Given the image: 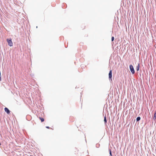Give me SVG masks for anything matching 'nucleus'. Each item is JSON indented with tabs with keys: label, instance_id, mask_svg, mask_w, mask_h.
<instances>
[{
	"label": "nucleus",
	"instance_id": "39448f33",
	"mask_svg": "<svg viewBox=\"0 0 156 156\" xmlns=\"http://www.w3.org/2000/svg\"><path fill=\"white\" fill-rule=\"evenodd\" d=\"M140 67L139 64H138L137 66L136 67V69L137 71H138L139 70Z\"/></svg>",
	"mask_w": 156,
	"mask_h": 156
},
{
	"label": "nucleus",
	"instance_id": "f8f14e48",
	"mask_svg": "<svg viewBox=\"0 0 156 156\" xmlns=\"http://www.w3.org/2000/svg\"><path fill=\"white\" fill-rule=\"evenodd\" d=\"M96 145V147H98V146H99V144H97Z\"/></svg>",
	"mask_w": 156,
	"mask_h": 156
},
{
	"label": "nucleus",
	"instance_id": "f03ea898",
	"mask_svg": "<svg viewBox=\"0 0 156 156\" xmlns=\"http://www.w3.org/2000/svg\"><path fill=\"white\" fill-rule=\"evenodd\" d=\"M129 69L132 74H134L135 73V71L134 69L133 66L132 65H130L129 66Z\"/></svg>",
	"mask_w": 156,
	"mask_h": 156
},
{
	"label": "nucleus",
	"instance_id": "ddd939ff",
	"mask_svg": "<svg viewBox=\"0 0 156 156\" xmlns=\"http://www.w3.org/2000/svg\"><path fill=\"white\" fill-rule=\"evenodd\" d=\"M46 127L48 129L49 128V126H46Z\"/></svg>",
	"mask_w": 156,
	"mask_h": 156
},
{
	"label": "nucleus",
	"instance_id": "20e7f679",
	"mask_svg": "<svg viewBox=\"0 0 156 156\" xmlns=\"http://www.w3.org/2000/svg\"><path fill=\"white\" fill-rule=\"evenodd\" d=\"M112 71L111 70L109 73V78L110 79H112Z\"/></svg>",
	"mask_w": 156,
	"mask_h": 156
},
{
	"label": "nucleus",
	"instance_id": "6e6552de",
	"mask_svg": "<svg viewBox=\"0 0 156 156\" xmlns=\"http://www.w3.org/2000/svg\"><path fill=\"white\" fill-rule=\"evenodd\" d=\"M104 121L105 123L106 122H107V120H106V116H105L104 117Z\"/></svg>",
	"mask_w": 156,
	"mask_h": 156
},
{
	"label": "nucleus",
	"instance_id": "9b49d317",
	"mask_svg": "<svg viewBox=\"0 0 156 156\" xmlns=\"http://www.w3.org/2000/svg\"><path fill=\"white\" fill-rule=\"evenodd\" d=\"M114 39V37H112V41H113Z\"/></svg>",
	"mask_w": 156,
	"mask_h": 156
},
{
	"label": "nucleus",
	"instance_id": "423d86ee",
	"mask_svg": "<svg viewBox=\"0 0 156 156\" xmlns=\"http://www.w3.org/2000/svg\"><path fill=\"white\" fill-rule=\"evenodd\" d=\"M153 119L154 120H155L156 119V112H155V113H154Z\"/></svg>",
	"mask_w": 156,
	"mask_h": 156
},
{
	"label": "nucleus",
	"instance_id": "0eeeda50",
	"mask_svg": "<svg viewBox=\"0 0 156 156\" xmlns=\"http://www.w3.org/2000/svg\"><path fill=\"white\" fill-rule=\"evenodd\" d=\"M140 116H138L136 119V120L137 122H138L140 121Z\"/></svg>",
	"mask_w": 156,
	"mask_h": 156
},
{
	"label": "nucleus",
	"instance_id": "9d476101",
	"mask_svg": "<svg viewBox=\"0 0 156 156\" xmlns=\"http://www.w3.org/2000/svg\"><path fill=\"white\" fill-rule=\"evenodd\" d=\"M109 154H110V156H112V152L110 149L109 150Z\"/></svg>",
	"mask_w": 156,
	"mask_h": 156
},
{
	"label": "nucleus",
	"instance_id": "f257e3e1",
	"mask_svg": "<svg viewBox=\"0 0 156 156\" xmlns=\"http://www.w3.org/2000/svg\"><path fill=\"white\" fill-rule=\"evenodd\" d=\"M6 41L8 43V44L10 46H12L13 45V43L11 39H7Z\"/></svg>",
	"mask_w": 156,
	"mask_h": 156
},
{
	"label": "nucleus",
	"instance_id": "7ed1b4c3",
	"mask_svg": "<svg viewBox=\"0 0 156 156\" xmlns=\"http://www.w3.org/2000/svg\"><path fill=\"white\" fill-rule=\"evenodd\" d=\"M4 109L5 111L7 113V114H9L10 113V111L7 108H5Z\"/></svg>",
	"mask_w": 156,
	"mask_h": 156
},
{
	"label": "nucleus",
	"instance_id": "1a4fd4ad",
	"mask_svg": "<svg viewBox=\"0 0 156 156\" xmlns=\"http://www.w3.org/2000/svg\"><path fill=\"white\" fill-rule=\"evenodd\" d=\"M39 119L41 120V122H43L44 121V119L43 118L40 117Z\"/></svg>",
	"mask_w": 156,
	"mask_h": 156
}]
</instances>
